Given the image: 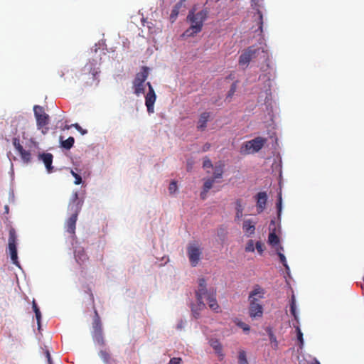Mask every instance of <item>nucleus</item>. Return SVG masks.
Here are the masks:
<instances>
[{
  "mask_svg": "<svg viewBox=\"0 0 364 364\" xmlns=\"http://www.w3.org/2000/svg\"><path fill=\"white\" fill-rule=\"evenodd\" d=\"M207 18L208 11L206 9H203L196 14L193 9L189 11L187 21L191 23V26L183 33L181 37H193L200 33L203 29V23Z\"/></svg>",
  "mask_w": 364,
  "mask_h": 364,
  "instance_id": "nucleus-1",
  "label": "nucleus"
},
{
  "mask_svg": "<svg viewBox=\"0 0 364 364\" xmlns=\"http://www.w3.org/2000/svg\"><path fill=\"white\" fill-rule=\"evenodd\" d=\"M99 68L95 60H90L82 69L81 76L87 85H97L99 82L98 75Z\"/></svg>",
  "mask_w": 364,
  "mask_h": 364,
  "instance_id": "nucleus-2",
  "label": "nucleus"
},
{
  "mask_svg": "<svg viewBox=\"0 0 364 364\" xmlns=\"http://www.w3.org/2000/svg\"><path fill=\"white\" fill-rule=\"evenodd\" d=\"M201 289H203V293L200 294V300L205 299L208 303L209 307L213 310L217 311L219 308V306L216 301V290L215 288L211 287L207 289L206 287V282L203 278H201L198 281V288L196 291H199Z\"/></svg>",
  "mask_w": 364,
  "mask_h": 364,
  "instance_id": "nucleus-3",
  "label": "nucleus"
},
{
  "mask_svg": "<svg viewBox=\"0 0 364 364\" xmlns=\"http://www.w3.org/2000/svg\"><path fill=\"white\" fill-rule=\"evenodd\" d=\"M81 206L82 204L78 200V193L77 192H75L68 205L70 216L65 223L67 228H75L77 215L81 210Z\"/></svg>",
  "mask_w": 364,
  "mask_h": 364,
  "instance_id": "nucleus-4",
  "label": "nucleus"
},
{
  "mask_svg": "<svg viewBox=\"0 0 364 364\" xmlns=\"http://www.w3.org/2000/svg\"><path fill=\"white\" fill-rule=\"evenodd\" d=\"M33 112L38 129L41 130L43 134H47L49 129L47 127L50 121L49 115L45 112L44 108L40 105H35Z\"/></svg>",
  "mask_w": 364,
  "mask_h": 364,
  "instance_id": "nucleus-5",
  "label": "nucleus"
},
{
  "mask_svg": "<svg viewBox=\"0 0 364 364\" xmlns=\"http://www.w3.org/2000/svg\"><path fill=\"white\" fill-rule=\"evenodd\" d=\"M17 243L18 236L16 235L15 229H11L9 231V237L8 239L7 253L10 256L12 263L21 269V267L18 259Z\"/></svg>",
  "mask_w": 364,
  "mask_h": 364,
  "instance_id": "nucleus-6",
  "label": "nucleus"
},
{
  "mask_svg": "<svg viewBox=\"0 0 364 364\" xmlns=\"http://www.w3.org/2000/svg\"><path fill=\"white\" fill-rule=\"evenodd\" d=\"M201 244L196 240L191 241L187 246V255L192 267H196L202 255Z\"/></svg>",
  "mask_w": 364,
  "mask_h": 364,
  "instance_id": "nucleus-7",
  "label": "nucleus"
},
{
  "mask_svg": "<svg viewBox=\"0 0 364 364\" xmlns=\"http://www.w3.org/2000/svg\"><path fill=\"white\" fill-rule=\"evenodd\" d=\"M95 315L92 322V330L91 331L92 340L95 345L104 346L105 341L102 333V323L97 311H95Z\"/></svg>",
  "mask_w": 364,
  "mask_h": 364,
  "instance_id": "nucleus-8",
  "label": "nucleus"
},
{
  "mask_svg": "<svg viewBox=\"0 0 364 364\" xmlns=\"http://www.w3.org/2000/svg\"><path fill=\"white\" fill-rule=\"evenodd\" d=\"M267 142V139L257 136L254 139L245 142L242 147L240 152L243 154H250L258 152L264 146Z\"/></svg>",
  "mask_w": 364,
  "mask_h": 364,
  "instance_id": "nucleus-9",
  "label": "nucleus"
},
{
  "mask_svg": "<svg viewBox=\"0 0 364 364\" xmlns=\"http://www.w3.org/2000/svg\"><path fill=\"white\" fill-rule=\"evenodd\" d=\"M149 76V68L143 66L139 73L136 75L133 81V88L134 94L139 96L144 93V82Z\"/></svg>",
  "mask_w": 364,
  "mask_h": 364,
  "instance_id": "nucleus-10",
  "label": "nucleus"
},
{
  "mask_svg": "<svg viewBox=\"0 0 364 364\" xmlns=\"http://www.w3.org/2000/svg\"><path fill=\"white\" fill-rule=\"evenodd\" d=\"M75 234V229H67L65 235L67 237L68 241L73 245V247L74 249V256L76 262L80 264L87 259V257L83 248L75 246L73 242Z\"/></svg>",
  "mask_w": 364,
  "mask_h": 364,
  "instance_id": "nucleus-11",
  "label": "nucleus"
},
{
  "mask_svg": "<svg viewBox=\"0 0 364 364\" xmlns=\"http://www.w3.org/2000/svg\"><path fill=\"white\" fill-rule=\"evenodd\" d=\"M259 52V48H256L255 46H249L247 48L244 50L240 55L238 60L239 65L246 68L249 63L257 58Z\"/></svg>",
  "mask_w": 364,
  "mask_h": 364,
  "instance_id": "nucleus-12",
  "label": "nucleus"
},
{
  "mask_svg": "<svg viewBox=\"0 0 364 364\" xmlns=\"http://www.w3.org/2000/svg\"><path fill=\"white\" fill-rule=\"evenodd\" d=\"M250 303L249 315L252 319L262 316L263 306L258 299H248Z\"/></svg>",
  "mask_w": 364,
  "mask_h": 364,
  "instance_id": "nucleus-13",
  "label": "nucleus"
},
{
  "mask_svg": "<svg viewBox=\"0 0 364 364\" xmlns=\"http://www.w3.org/2000/svg\"><path fill=\"white\" fill-rule=\"evenodd\" d=\"M146 85L149 87V92L145 96V105L147 107V111L149 113L154 112V105L156 102V95L155 94L154 90L151 85V84L148 82Z\"/></svg>",
  "mask_w": 364,
  "mask_h": 364,
  "instance_id": "nucleus-14",
  "label": "nucleus"
},
{
  "mask_svg": "<svg viewBox=\"0 0 364 364\" xmlns=\"http://www.w3.org/2000/svg\"><path fill=\"white\" fill-rule=\"evenodd\" d=\"M203 289H201L199 291H196V296L197 303L191 304V311L193 316L195 318H198L200 316V311L205 308V304L203 300H200V294L203 293Z\"/></svg>",
  "mask_w": 364,
  "mask_h": 364,
  "instance_id": "nucleus-15",
  "label": "nucleus"
},
{
  "mask_svg": "<svg viewBox=\"0 0 364 364\" xmlns=\"http://www.w3.org/2000/svg\"><path fill=\"white\" fill-rule=\"evenodd\" d=\"M38 159L42 161L46 166L48 173L53 171V166H52L53 156L50 153H42L38 154Z\"/></svg>",
  "mask_w": 364,
  "mask_h": 364,
  "instance_id": "nucleus-16",
  "label": "nucleus"
},
{
  "mask_svg": "<svg viewBox=\"0 0 364 364\" xmlns=\"http://www.w3.org/2000/svg\"><path fill=\"white\" fill-rule=\"evenodd\" d=\"M257 210L258 213L262 212L267 201V195L265 192H259L256 196Z\"/></svg>",
  "mask_w": 364,
  "mask_h": 364,
  "instance_id": "nucleus-17",
  "label": "nucleus"
},
{
  "mask_svg": "<svg viewBox=\"0 0 364 364\" xmlns=\"http://www.w3.org/2000/svg\"><path fill=\"white\" fill-rule=\"evenodd\" d=\"M210 116V112H204L200 114L197 124V128L198 130L203 131L205 129Z\"/></svg>",
  "mask_w": 364,
  "mask_h": 364,
  "instance_id": "nucleus-18",
  "label": "nucleus"
},
{
  "mask_svg": "<svg viewBox=\"0 0 364 364\" xmlns=\"http://www.w3.org/2000/svg\"><path fill=\"white\" fill-rule=\"evenodd\" d=\"M264 291L259 286L256 285L254 287L252 291H251L249 294L248 299H262L264 297Z\"/></svg>",
  "mask_w": 364,
  "mask_h": 364,
  "instance_id": "nucleus-19",
  "label": "nucleus"
},
{
  "mask_svg": "<svg viewBox=\"0 0 364 364\" xmlns=\"http://www.w3.org/2000/svg\"><path fill=\"white\" fill-rule=\"evenodd\" d=\"M184 1L185 0H180L171 10V13L169 17L171 23H173L176 20L179 14V10L183 6Z\"/></svg>",
  "mask_w": 364,
  "mask_h": 364,
  "instance_id": "nucleus-20",
  "label": "nucleus"
},
{
  "mask_svg": "<svg viewBox=\"0 0 364 364\" xmlns=\"http://www.w3.org/2000/svg\"><path fill=\"white\" fill-rule=\"evenodd\" d=\"M98 355L105 364H110L112 361L111 355L108 350L106 349H100L98 352Z\"/></svg>",
  "mask_w": 364,
  "mask_h": 364,
  "instance_id": "nucleus-21",
  "label": "nucleus"
},
{
  "mask_svg": "<svg viewBox=\"0 0 364 364\" xmlns=\"http://www.w3.org/2000/svg\"><path fill=\"white\" fill-rule=\"evenodd\" d=\"M210 344L211 347L215 350V353L218 355L220 360L223 358V354L222 353V346L218 340H210Z\"/></svg>",
  "mask_w": 364,
  "mask_h": 364,
  "instance_id": "nucleus-22",
  "label": "nucleus"
},
{
  "mask_svg": "<svg viewBox=\"0 0 364 364\" xmlns=\"http://www.w3.org/2000/svg\"><path fill=\"white\" fill-rule=\"evenodd\" d=\"M223 168H224V164H220L218 165H216L214 168L213 175L211 177L212 178H214L215 181L218 182V179H220L222 178L223 174Z\"/></svg>",
  "mask_w": 364,
  "mask_h": 364,
  "instance_id": "nucleus-23",
  "label": "nucleus"
},
{
  "mask_svg": "<svg viewBox=\"0 0 364 364\" xmlns=\"http://www.w3.org/2000/svg\"><path fill=\"white\" fill-rule=\"evenodd\" d=\"M275 230L276 229H273ZM280 242L279 237L276 235L273 230L269 233L268 237V243L272 245L273 247H276V245H278Z\"/></svg>",
  "mask_w": 364,
  "mask_h": 364,
  "instance_id": "nucleus-24",
  "label": "nucleus"
},
{
  "mask_svg": "<svg viewBox=\"0 0 364 364\" xmlns=\"http://www.w3.org/2000/svg\"><path fill=\"white\" fill-rule=\"evenodd\" d=\"M235 210H236V215L235 220H240L242 217L243 212V205L241 199H237L235 202Z\"/></svg>",
  "mask_w": 364,
  "mask_h": 364,
  "instance_id": "nucleus-25",
  "label": "nucleus"
},
{
  "mask_svg": "<svg viewBox=\"0 0 364 364\" xmlns=\"http://www.w3.org/2000/svg\"><path fill=\"white\" fill-rule=\"evenodd\" d=\"M32 308H33V311L35 313L38 327H40V321H41V313L40 309H39L37 304L36 303L35 300L33 301Z\"/></svg>",
  "mask_w": 364,
  "mask_h": 364,
  "instance_id": "nucleus-26",
  "label": "nucleus"
},
{
  "mask_svg": "<svg viewBox=\"0 0 364 364\" xmlns=\"http://www.w3.org/2000/svg\"><path fill=\"white\" fill-rule=\"evenodd\" d=\"M74 142V138L73 136H70L66 140L61 141V146L65 149H70L73 147Z\"/></svg>",
  "mask_w": 364,
  "mask_h": 364,
  "instance_id": "nucleus-27",
  "label": "nucleus"
},
{
  "mask_svg": "<svg viewBox=\"0 0 364 364\" xmlns=\"http://www.w3.org/2000/svg\"><path fill=\"white\" fill-rule=\"evenodd\" d=\"M21 159L26 164L29 163L31 160V154L29 151H26L24 149L19 153Z\"/></svg>",
  "mask_w": 364,
  "mask_h": 364,
  "instance_id": "nucleus-28",
  "label": "nucleus"
},
{
  "mask_svg": "<svg viewBox=\"0 0 364 364\" xmlns=\"http://www.w3.org/2000/svg\"><path fill=\"white\" fill-rule=\"evenodd\" d=\"M217 181L212 178L206 179L204 182L203 189H205V191H209V190L213 187V183Z\"/></svg>",
  "mask_w": 364,
  "mask_h": 364,
  "instance_id": "nucleus-29",
  "label": "nucleus"
},
{
  "mask_svg": "<svg viewBox=\"0 0 364 364\" xmlns=\"http://www.w3.org/2000/svg\"><path fill=\"white\" fill-rule=\"evenodd\" d=\"M277 213L278 216L279 217L282 213V191H280L278 193V198L277 202Z\"/></svg>",
  "mask_w": 364,
  "mask_h": 364,
  "instance_id": "nucleus-30",
  "label": "nucleus"
},
{
  "mask_svg": "<svg viewBox=\"0 0 364 364\" xmlns=\"http://www.w3.org/2000/svg\"><path fill=\"white\" fill-rule=\"evenodd\" d=\"M238 363L239 364H248L246 353L244 350H240L238 355Z\"/></svg>",
  "mask_w": 364,
  "mask_h": 364,
  "instance_id": "nucleus-31",
  "label": "nucleus"
},
{
  "mask_svg": "<svg viewBox=\"0 0 364 364\" xmlns=\"http://www.w3.org/2000/svg\"><path fill=\"white\" fill-rule=\"evenodd\" d=\"M13 145L15 147L16 150L18 152V154L23 149V147L20 144V140L18 138L14 137L13 139Z\"/></svg>",
  "mask_w": 364,
  "mask_h": 364,
  "instance_id": "nucleus-32",
  "label": "nucleus"
},
{
  "mask_svg": "<svg viewBox=\"0 0 364 364\" xmlns=\"http://www.w3.org/2000/svg\"><path fill=\"white\" fill-rule=\"evenodd\" d=\"M255 249V243L252 240H249L245 247L246 252H254Z\"/></svg>",
  "mask_w": 364,
  "mask_h": 364,
  "instance_id": "nucleus-33",
  "label": "nucleus"
},
{
  "mask_svg": "<svg viewBox=\"0 0 364 364\" xmlns=\"http://www.w3.org/2000/svg\"><path fill=\"white\" fill-rule=\"evenodd\" d=\"M290 312H291V315L294 316V319L296 321V322L299 323V314L296 311V305H290Z\"/></svg>",
  "mask_w": 364,
  "mask_h": 364,
  "instance_id": "nucleus-34",
  "label": "nucleus"
},
{
  "mask_svg": "<svg viewBox=\"0 0 364 364\" xmlns=\"http://www.w3.org/2000/svg\"><path fill=\"white\" fill-rule=\"evenodd\" d=\"M257 18H258V25H259V29L261 32H262V26H263V16L262 13L258 10L257 12Z\"/></svg>",
  "mask_w": 364,
  "mask_h": 364,
  "instance_id": "nucleus-35",
  "label": "nucleus"
},
{
  "mask_svg": "<svg viewBox=\"0 0 364 364\" xmlns=\"http://www.w3.org/2000/svg\"><path fill=\"white\" fill-rule=\"evenodd\" d=\"M255 224L253 221L250 220V219H245L244 220L242 228H255Z\"/></svg>",
  "mask_w": 364,
  "mask_h": 364,
  "instance_id": "nucleus-36",
  "label": "nucleus"
},
{
  "mask_svg": "<svg viewBox=\"0 0 364 364\" xmlns=\"http://www.w3.org/2000/svg\"><path fill=\"white\" fill-rule=\"evenodd\" d=\"M70 173L75 178V184H76V185L80 184L82 183L81 176L79 174L74 172L73 170L70 171Z\"/></svg>",
  "mask_w": 364,
  "mask_h": 364,
  "instance_id": "nucleus-37",
  "label": "nucleus"
},
{
  "mask_svg": "<svg viewBox=\"0 0 364 364\" xmlns=\"http://www.w3.org/2000/svg\"><path fill=\"white\" fill-rule=\"evenodd\" d=\"M237 326L241 328L244 331V332H248L250 331L249 326L241 321H238V322L237 323Z\"/></svg>",
  "mask_w": 364,
  "mask_h": 364,
  "instance_id": "nucleus-38",
  "label": "nucleus"
},
{
  "mask_svg": "<svg viewBox=\"0 0 364 364\" xmlns=\"http://www.w3.org/2000/svg\"><path fill=\"white\" fill-rule=\"evenodd\" d=\"M236 88H237L236 83L235 82L232 83V85H231V87L228 92V94L227 95V98H231L233 96V95L235 94V92L236 91Z\"/></svg>",
  "mask_w": 364,
  "mask_h": 364,
  "instance_id": "nucleus-39",
  "label": "nucleus"
},
{
  "mask_svg": "<svg viewBox=\"0 0 364 364\" xmlns=\"http://www.w3.org/2000/svg\"><path fill=\"white\" fill-rule=\"evenodd\" d=\"M177 190V183L176 181H171L168 186L170 193H173Z\"/></svg>",
  "mask_w": 364,
  "mask_h": 364,
  "instance_id": "nucleus-40",
  "label": "nucleus"
},
{
  "mask_svg": "<svg viewBox=\"0 0 364 364\" xmlns=\"http://www.w3.org/2000/svg\"><path fill=\"white\" fill-rule=\"evenodd\" d=\"M186 324V320L180 319L178 321V323L176 325V329L179 330V331L183 330L185 328Z\"/></svg>",
  "mask_w": 364,
  "mask_h": 364,
  "instance_id": "nucleus-41",
  "label": "nucleus"
},
{
  "mask_svg": "<svg viewBox=\"0 0 364 364\" xmlns=\"http://www.w3.org/2000/svg\"><path fill=\"white\" fill-rule=\"evenodd\" d=\"M255 249L257 250L258 253L259 255H262L264 250H263V245L260 241H257L255 242Z\"/></svg>",
  "mask_w": 364,
  "mask_h": 364,
  "instance_id": "nucleus-42",
  "label": "nucleus"
},
{
  "mask_svg": "<svg viewBox=\"0 0 364 364\" xmlns=\"http://www.w3.org/2000/svg\"><path fill=\"white\" fill-rule=\"evenodd\" d=\"M297 339L300 343V347L301 348L304 345V338H303V333L299 331V333H296Z\"/></svg>",
  "mask_w": 364,
  "mask_h": 364,
  "instance_id": "nucleus-43",
  "label": "nucleus"
},
{
  "mask_svg": "<svg viewBox=\"0 0 364 364\" xmlns=\"http://www.w3.org/2000/svg\"><path fill=\"white\" fill-rule=\"evenodd\" d=\"M297 339L300 343V347L301 348L304 345V338H303V333L299 331V333H296Z\"/></svg>",
  "mask_w": 364,
  "mask_h": 364,
  "instance_id": "nucleus-44",
  "label": "nucleus"
},
{
  "mask_svg": "<svg viewBox=\"0 0 364 364\" xmlns=\"http://www.w3.org/2000/svg\"><path fill=\"white\" fill-rule=\"evenodd\" d=\"M277 255L279 257L280 262L283 265L287 263L286 257L283 253H282L281 252H278Z\"/></svg>",
  "mask_w": 364,
  "mask_h": 364,
  "instance_id": "nucleus-45",
  "label": "nucleus"
},
{
  "mask_svg": "<svg viewBox=\"0 0 364 364\" xmlns=\"http://www.w3.org/2000/svg\"><path fill=\"white\" fill-rule=\"evenodd\" d=\"M74 127L78 132H80L82 135L85 134L87 132L85 129H83L78 124H74L72 125Z\"/></svg>",
  "mask_w": 364,
  "mask_h": 364,
  "instance_id": "nucleus-46",
  "label": "nucleus"
},
{
  "mask_svg": "<svg viewBox=\"0 0 364 364\" xmlns=\"http://www.w3.org/2000/svg\"><path fill=\"white\" fill-rule=\"evenodd\" d=\"M203 166L204 168H210L213 166V164L211 163V161L209 159H205L203 160Z\"/></svg>",
  "mask_w": 364,
  "mask_h": 364,
  "instance_id": "nucleus-47",
  "label": "nucleus"
},
{
  "mask_svg": "<svg viewBox=\"0 0 364 364\" xmlns=\"http://www.w3.org/2000/svg\"><path fill=\"white\" fill-rule=\"evenodd\" d=\"M182 360L180 358H171L168 364H181Z\"/></svg>",
  "mask_w": 364,
  "mask_h": 364,
  "instance_id": "nucleus-48",
  "label": "nucleus"
},
{
  "mask_svg": "<svg viewBox=\"0 0 364 364\" xmlns=\"http://www.w3.org/2000/svg\"><path fill=\"white\" fill-rule=\"evenodd\" d=\"M285 268V270H286V273L287 274V276L289 277H291V272H290V268H289V266L288 265V264L287 263L286 264H284L283 265Z\"/></svg>",
  "mask_w": 364,
  "mask_h": 364,
  "instance_id": "nucleus-49",
  "label": "nucleus"
},
{
  "mask_svg": "<svg viewBox=\"0 0 364 364\" xmlns=\"http://www.w3.org/2000/svg\"><path fill=\"white\" fill-rule=\"evenodd\" d=\"M46 356L47 358V360H48V362L49 364H52V360H51V357H50V354L49 353V351L47 350L46 352Z\"/></svg>",
  "mask_w": 364,
  "mask_h": 364,
  "instance_id": "nucleus-50",
  "label": "nucleus"
},
{
  "mask_svg": "<svg viewBox=\"0 0 364 364\" xmlns=\"http://www.w3.org/2000/svg\"><path fill=\"white\" fill-rule=\"evenodd\" d=\"M274 248H275V250L277 252V254H278V252H281L284 250V247L280 245L279 244L278 245H276V247H274Z\"/></svg>",
  "mask_w": 364,
  "mask_h": 364,
  "instance_id": "nucleus-51",
  "label": "nucleus"
},
{
  "mask_svg": "<svg viewBox=\"0 0 364 364\" xmlns=\"http://www.w3.org/2000/svg\"><path fill=\"white\" fill-rule=\"evenodd\" d=\"M289 305H296V297H295V295L294 294L291 296V300H290Z\"/></svg>",
  "mask_w": 364,
  "mask_h": 364,
  "instance_id": "nucleus-52",
  "label": "nucleus"
},
{
  "mask_svg": "<svg viewBox=\"0 0 364 364\" xmlns=\"http://www.w3.org/2000/svg\"><path fill=\"white\" fill-rule=\"evenodd\" d=\"M208 191H205V189L203 190V191L200 193V198L203 200H205L206 198L207 193Z\"/></svg>",
  "mask_w": 364,
  "mask_h": 364,
  "instance_id": "nucleus-53",
  "label": "nucleus"
},
{
  "mask_svg": "<svg viewBox=\"0 0 364 364\" xmlns=\"http://www.w3.org/2000/svg\"><path fill=\"white\" fill-rule=\"evenodd\" d=\"M294 327L296 328V333H299V331H301V328H300V327H299V326H294Z\"/></svg>",
  "mask_w": 364,
  "mask_h": 364,
  "instance_id": "nucleus-54",
  "label": "nucleus"
},
{
  "mask_svg": "<svg viewBox=\"0 0 364 364\" xmlns=\"http://www.w3.org/2000/svg\"><path fill=\"white\" fill-rule=\"evenodd\" d=\"M209 147H210V144H205V145L204 146L203 150H204V151H206V150H208V148H209Z\"/></svg>",
  "mask_w": 364,
  "mask_h": 364,
  "instance_id": "nucleus-55",
  "label": "nucleus"
},
{
  "mask_svg": "<svg viewBox=\"0 0 364 364\" xmlns=\"http://www.w3.org/2000/svg\"><path fill=\"white\" fill-rule=\"evenodd\" d=\"M315 364H321L318 360H316V363Z\"/></svg>",
  "mask_w": 364,
  "mask_h": 364,
  "instance_id": "nucleus-56",
  "label": "nucleus"
},
{
  "mask_svg": "<svg viewBox=\"0 0 364 364\" xmlns=\"http://www.w3.org/2000/svg\"><path fill=\"white\" fill-rule=\"evenodd\" d=\"M247 230H254L255 229H250V228H248L247 229Z\"/></svg>",
  "mask_w": 364,
  "mask_h": 364,
  "instance_id": "nucleus-57",
  "label": "nucleus"
}]
</instances>
